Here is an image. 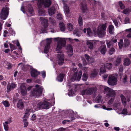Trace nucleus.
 <instances>
[{"label":"nucleus","instance_id":"obj_26","mask_svg":"<svg viewBox=\"0 0 131 131\" xmlns=\"http://www.w3.org/2000/svg\"><path fill=\"white\" fill-rule=\"evenodd\" d=\"M98 73L96 70L94 69L93 71L91 72L90 75V77L91 78H95L96 77Z\"/></svg>","mask_w":131,"mask_h":131},{"label":"nucleus","instance_id":"obj_2","mask_svg":"<svg viewBox=\"0 0 131 131\" xmlns=\"http://www.w3.org/2000/svg\"><path fill=\"white\" fill-rule=\"evenodd\" d=\"M105 90L108 91L106 94L107 96L108 97H111L112 98L108 101V104L110 105L113 102L115 98V91H113L111 89H109L108 87L105 88L104 89Z\"/></svg>","mask_w":131,"mask_h":131},{"label":"nucleus","instance_id":"obj_33","mask_svg":"<svg viewBox=\"0 0 131 131\" xmlns=\"http://www.w3.org/2000/svg\"><path fill=\"white\" fill-rule=\"evenodd\" d=\"M83 20L81 16H79L78 19V23L80 26H81L83 25Z\"/></svg>","mask_w":131,"mask_h":131},{"label":"nucleus","instance_id":"obj_29","mask_svg":"<svg viewBox=\"0 0 131 131\" xmlns=\"http://www.w3.org/2000/svg\"><path fill=\"white\" fill-rule=\"evenodd\" d=\"M60 29L61 31L64 32L65 30V25L63 22H61L59 23Z\"/></svg>","mask_w":131,"mask_h":131},{"label":"nucleus","instance_id":"obj_43","mask_svg":"<svg viewBox=\"0 0 131 131\" xmlns=\"http://www.w3.org/2000/svg\"><path fill=\"white\" fill-rule=\"evenodd\" d=\"M62 46H61V45H60L59 43H58L57 47L56 49V51H60L61 49H62Z\"/></svg>","mask_w":131,"mask_h":131},{"label":"nucleus","instance_id":"obj_14","mask_svg":"<svg viewBox=\"0 0 131 131\" xmlns=\"http://www.w3.org/2000/svg\"><path fill=\"white\" fill-rule=\"evenodd\" d=\"M54 40L57 41H58V43L61 45L62 47L65 46L66 44V41L64 40H61V38L60 39L59 38H54Z\"/></svg>","mask_w":131,"mask_h":131},{"label":"nucleus","instance_id":"obj_64","mask_svg":"<svg viewBox=\"0 0 131 131\" xmlns=\"http://www.w3.org/2000/svg\"><path fill=\"white\" fill-rule=\"evenodd\" d=\"M65 129L63 127L60 128L56 130L57 131H64L65 130Z\"/></svg>","mask_w":131,"mask_h":131},{"label":"nucleus","instance_id":"obj_47","mask_svg":"<svg viewBox=\"0 0 131 131\" xmlns=\"http://www.w3.org/2000/svg\"><path fill=\"white\" fill-rule=\"evenodd\" d=\"M123 70V67L122 66H120L119 69V75H120L122 74V72Z\"/></svg>","mask_w":131,"mask_h":131},{"label":"nucleus","instance_id":"obj_44","mask_svg":"<svg viewBox=\"0 0 131 131\" xmlns=\"http://www.w3.org/2000/svg\"><path fill=\"white\" fill-rule=\"evenodd\" d=\"M114 27L110 25L109 27V33L111 34H112V30L113 29Z\"/></svg>","mask_w":131,"mask_h":131},{"label":"nucleus","instance_id":"obj_59","mask_svg":"<svg viewBox=\"0 0 131 131\" xmlns=\"http://www.w3.org/2000/svg\"><path fill=\"white\" fill-rule=\"evenodd\" d=\"M41 76L43 78H45L46 76V72L45 71H43L41 72Z\"/></svg>","mask_w":131,"mask_h":131},{"label":"nucleus","instance_id":"obj_41","mask_svg":"<svg viewBox=\"0 0 131 131\" xmlns=\"http://www.w3.org/2000/svg\"><path fill=\"white\" fill-rule=\"evenodd\" d=\"M9 46L12 51L14 49H15L16 48V47L14 45L10 43L9 44Z\"/></svg>","mask_w":131,"mask_h":131},{"label":"nucleus","instance_id":"obj_63","mask_svg":"<svg viewBox=\"0 0 131 131\" xmlns=\"http://www.w3.org/2000/svg\"><path fill=\"white\" fill-rule=\"evenodd\" d=\"M127 79V76L126 75H125L124 76V78L123 79V81L124 83H126L127 81L126 80Z\"/></svg>","mask_w":131,"mask_h":131},{"label":"nucleus","instance_id":"obj_27","mask_svg":"<svg viewBox=\"0 0 131 131\" xmlns=\"http://www.w3.org/2000/svg\"><path fill=\"white\" fill-rule=\"evenodd\" d=\"M28 9L29 13L32 16L34 14V10L33 7L30 5H29L28 6Z\"/></svg>","mask_w":131,"mask_h":131},{"label":"nucleus","instance_id":"obj_16","mask_svg":"<svg viewBox=\"0 0 131 131\" xmlns=\"http://www.w3.org/2000/svg\"><path fill=\"white\" fill-rule=\"evenodd\" d=\"M122 108L120 106V103H119L115 104V110L119 114H120Z\"/></svg>","mask_w":131,"mask_h":131},{"label":"nucleus","instance_id":"obj_13","mask_svg":"<svg viewBox=\"0 0 131 131\" xmlns=\"http://www.w3.org/2000/svg\"><path fill=\"white\" fill-rule=\"evenodd\" d=\"M96 89L93 87H92L87 89L86 95H89L93 93H95L96 92Z\"/></svg>","mask_w":131,"mask_h":131},{"label":"nucleus","instance_id":"obj_58","mask_svg":"<svg viewBox=\"0 0 131 131\" xmlns=\"http://www.w3.org/2000/svg\"><path fill=\"white\" fill-rule=\"evenodd\" d=\"M71 121L70 120H64L62 121V123L63 124H68V123H70Z\"/></svg>","mask_w":131,"mask_h":131},{"label":"nucleus","instance_id":"obj_57","mask_svg":"<svg viewBox=\"0 0 131 131\" xmlns=\"http://www.w3.org/2000/svg\"><path fill=\"white\" fill-rule=\"evenodd\" d=\"M101 98L102 96H97L96 99V101L98 102L101 101Z\"/></svg>","mask_w":131,"mask_h":131},{"label":"nucleus","instance_id":"obj_5","mask_svg":"<svg viewBox=\"0 0 131 131\" xmlns=\"http://www.w3.org/2000/svg\"><path fill=\"white\" fill-rule=\"evenodd\" d=\"M39 8L42 7L43 5L45 8L49 7L51 4L50 0H38V3Z\"/></svg>","mask_w":131,"mask_h":131},{"label":"nucleus","instance_id":"obj_22","mask_svg":"<svg viewBox=\"0 0 131 131\" xmlns=\"http://www.w3.org/2000/svg\"><path fill=\"white\" fill-rule=\"evenodd\" d=\"M120 97L123 104L124 107L126 106L127 105V102L125 97L122 94L120 95Z\"/></svg>","mask_w":131,"mask_h":131},{"label":"nucleus","instance_id":"obj_8","mask_svg":"<svg viewBox=\"0 0 131 131\" xmlns=\"http://www.w3.org/2000/svg\"><path fill=\"white\" fill-rule=\"evenodd\" d=\"M47 40L46 45L45 46L44 49V53H47L49 52L50 45L51 42V40L50 39H47Z\"/></svg>","mask_w":131,"mask_h":131},{"label":"nucleus","instance_id":"obj_15","mask_svg":"<svg viewBox=\"0 0 131 131\" xmlns=\"http://www.w3.org/2000/svg\"><path fill=\"white\" fill-rule=\"evenodd\" d=\"M81 7L82 12H86L87 10V4L85 1H84L81 3Z\"/></svg>","mask_w":131,"mask_h":131},{"label":"nucleus","instance_id":"obj_39","mask_svg":"<svg viewBox=\"0 0 131 131\" xmlns=\"http://www.w3.org/2000/svg\"><path fill=\"white\" fill-rule=\"evenodd\" d=\"M73 34L74 35H76L78 37L80 36V35L79 34V31L77 29L73 31Z\"/></svg>","mask_w":131,"mask_h":131},{"label":"nucleus","instance_id":"obj_54","mask_svg":"<svg viewBox=\"0 0 131 131\" xmlns=\"http://www.w3.org/2000/svg\"><path fill=\"white\" fill-rule=\"evenodd\" d=\"M9 32L10 33V35H13L14 34L15 32L13 31V30L11 28H9Z\"/></svg>","mask_w":131,"mask_h":131},{"label":"nucleus","instance_id":"obj_31","mask_svg":"<svg viewBox=\"0 0 131 131\" xmlns=\"http://www.w3.org/2000/svg\"><path fill=\"white\" fill-rule=\"evenodd\" d=\"M131 12V9L129 8H127L124 9L123 11V13L125 14H129Z\"/></svg>","mask_w":131,"mask_h":131},{"label":"nucleus","instance_id":"obj_62","mask_svg":"<svg viewBox=\"0 0 131 131\" xmlns=\"http://www.w3.org/2000/svg\"><path fill=\"white\" fill-rule=\"evenodd\" d=\"M68 52L71 53L73 52V49L72 47L70 46L69 47V49L68 50Z\"/></svg>","mask_w":131,"mask_h":131},{"label":"nucleus","instance_id":"obj_52","mask_svg":"<svg viewBox=\"0 0 131 131\" xmlns=\"http://www.w3.org/2000/svg\"><path fill=\"white\" fill-rule=\"evenodd\" d=\"M125 45V46H128L129 44V41L127 39H126L124 41Z\"/></svg>","mask_w":131,"mask_h":131},{"label":"nucleus","instance_id":"obj_12","mask_svg":"<svg viewBox=\"0 0 131 131\" xmlns=\"http://www.w3.org/2000/svg\"><path fill=\"white\" fill-rule=\"evenodd\" d=\"M17 86V84L14 83H12L11 84H8L7 85V88L6 91L7 93L9 92L11 90H13Z\"/></svg>","mask_w":131,"mask_h":131},{"label":"nucleus","instance_id":"obj_51","mask_svg":"<svg viewBox=\"0 0 131 131\" xmlns=\"http://www.w3.org/2000/svg\"><path fill=\"white\" fill-rule=\"evenodd\" d=\"M112 64L111 63H107L106 66L107 68L109 69H111L112 68Z\"/></svg>","mask_w":131,"mask_h":131},{"label":"nucleus","instance_id":"obj_50","mask_svg":"<svg viewBox=\"0 0 131 131\" xmlns=\"http://www.w3.org/2000/svg\"><path fill=\"white\" fill-rule=\"evenodd\" d=\"M62 15L60 14H58L57 15V18L59 20H62Z\"/></svg>","mask_w":131,"mask_h":131},{"label":"nucleus","instance_id":"obj_3","mask_svg":"<svg viewBox=\"0 0 131 131\" xmlns=\"http://www.w3.org/2000/svg\"><path fill=\"white\" fill-rule=\"evenodd\" d=\"M40 20L41 22L43 28L42 27L41 29V33H45L47 32V28L48 25V20L43 17H41L40 18Z\"/></svg>","mask_w":131,"mask_h":131},{"label":"nucleus","instance_id":"obj_42","mask_svg":"<svg viewBox=\"0 0 131 131\" xmlns=\"http://www.w3.org/2000/svg\"><path fill=\"white\" fill-rule=\"evenodd\" d=\"M23 122L24 123V127H26L28 126V123L27 122V120L25 118L24 119H23Z\"/></svg>","mask_w":131,"mask_h":131},{"label":"nucleus","instance_id":"obj_23","mask_svg":"<svg viewBox=\"0 0 131 131\" xmlns=\"http://www.w3.org/2000/svg\"><path fill=\"white\" fill-rule=\"evenodd\" d=\"M131 63V61L128 58H125L124 60L123 65L125 66H128Z\"/></svg>","mask_w":131,"mask_h":131},{"label":"nucleus","instance_id":"obj_6","mask_svg":"<svg viewBox=\"0 0 131 131\" xmlns=\"http://www.w3.org/2000/svg\"><path fill=\"white\" fill-rule=\"evenodd\" d=\"M9 10L8 7H4L2 8L1 12V17L2 19L5 20L7 17Z\"/></svg>","mask_w":131,"mask_h":131},{"label":"nucleus","instance_id":"obj_20","mask_svg":"<svg viewBox=\"0 0 131 131\" xmlns=\"http://www.w3.org/2000/svg\"><path fill=\"white\" fill-rule=\"evenodd\" d=\"M17 107L18 108L20 109H22L24 107V104L22 100H19L17 104Z\"/></svg>","mask_w":131,"mask_h":131},{"label":"nucleus","instance_id":"obj_11","mask_svg":"<svg viewBox=\"0 0 131 131\" xmlns=\"http://www.w3.org/2000/svg\"><path fill=\"white\" fill-rule=\"evenodd\" d=\"M30 74L31 76L32 77L35 78L40 74V72L38 71L36 69H33L31 71Z\"/></svg>","mask_w":131,"mask_h":131},{"label":"nucleus","instance_id":"obj_7","mask_svg":"<svg viewBox=\"0 0 131 131\" xmlns=\"http://www.w3.org/2000/svg\"><path fill=\"white\" fill-rule=\"evenodd\" d=\"M57 57L58 64L60 66L62 65L64 61V55L63 54H58L57 55Z\"/></svg>","mask_w":131,"mask_h":131},{"label":"nucleus","instance_id":"obj_38","mask_svg":"<svg viewBox=\"0 0 131 131\" xmlns=\"http://www.w3.org/2000/svg\"><path fill=\"white\" fill-rule=\"evenodd\" d=\"M82 74V71H79L78 74V76L77 77L78 80L79 81L80 80Z\"/></svg>","mask_w":131,"mask_h":131},{"label":"nucleus","instance_id":"obj_46","mask_svg":"<svg viewBox=\"0 0 131 131\" xmlns=\"http://www.w3.org/2000/svg\"><path fill=\"white\" fill-rule=\"evenodd\" d=\"M92 32L90 28L89 27L87 29V34L89 36H90Z\"/></svg>","mask_w":131,"mask_h":131},{"label":"nucleus","instance_id":"obj_49","mask_svg":"<svg viewBox=\"0 0 131 131\" xmlns=\"http://www.w3.org/2000/svg\"><path fill=\"white\" fill-rule=\"evenodd\" d=\"M122 42L123 40H121L120 41V42L118 43V45L119 47V48L120 49H122Z\"/></svg>","mask_w":131,"mask_h":131},{"label":"nucleus","instance_id":"obj_9","mask_svg":"<svg viewBox=\"0 0 131 131\" xmlns=\"http://www.w3.org/2000/svg\"><path fill=\"white\" fill-rule=\"evenodd\" d=\"M20 90L21 93L23 96L25 95L27 92V90L24 83L22 84L20 86Z\"/></svg>","mask_w":131,"mask_h":131},{"label":"nucleus","instance_id":"obj_24","mask_svg":"<svg viewBox=\"0 0 131 131\" xmlns=\"http://www.w3.org/2000/svg\"><path fill=\"white\" fill-rule=\"evenodd\" d=\"M64 9L66 13V14L67 15L68 17H70L69 15L70 10L69 7L67 5H65L64 6Z\"/></svg>","mask_w":131,"mask_h":131},{"label":"nucleus","instance_id":"obj_55","mask_svg":"<svg viewBox=\"0 0 131 131\" xmlns=\"http://www.w3.org/2000/svg\"><path fill=\"white\" fill-rule=\"evenodd\" d=\"M126 32H127L128 31H130V33L127 35V37H131V29L130 28L129 29H127L126 30Z\"/></svg>","mask_w":131,"mask_h":131},{"label":"nucleus","instance_id":"obj_56","mask_svg":"<svg viewBox=\"0 0 131 131\" xmlns=\"http://www.w3.org/2000/svg\"><path fill=\"white\" fill-rule=\"evenodd\" d=\"M114 48H111L109 52L110 54V55H112L114 53Z\"/></svg>","mask_w":131,"mask_h":131},{"label":"nucleus","instance_id":"obj_19","mask_svg":"<svg viewBox=\"0 0 131 131\" xmlns=\"http://www.w3.org/2000/svg\"><path fill=\"white\" fill-rule=\"evenodd\" d=\"M93 41L92 40H88L86 41V44L88 46V48L91 50H92L93 48Z\"/></svg>","mask_w":131,"mask_h":131},{"label":"nucleus","instance_id":"obj_10","mask_svg":"<svg viewBox=\"0 0 131 131\" xmlns=\"http://www.w3.org/2000/svg\"><path fill=\"white\" fill-rule=\"evenodd\" d=\"M108 84L111 85H115V77L110 75L107 81Z\"/></svg>","mask_w":131,"mask_h":131},{"label":"nucleus","instance_id":"obj_18","mask_svg":"<svg viewBox=\"0 0 131 131\" xmlns=\"http://www.w3.org/2000/svg\"><path fill=\"white\" fill-rule=\"evenodd\" d=\"M106 42L107 47L110 48L111 45L112 46H113L114 43H115V39H111L110 41L106 40Z\"/></svg>","mask_w":131,"mask_h":131},{"label":"nucleus","instance_id":"obj_35","mask_svg":"<svg viewBox=\"0 0 131 131\" xmlns=\"http://www.w3.org/2000/svg\"><path fill=\"white\" fill-rule=\"evenodd\" d=\"M5 107H8L10 106L8 102L7 101H3L2 102Z\"/></svg>","mask_w":131,"mask_h":131},{"label":"nucleus","instance_id":"obj_30","mask_svg":"<svg viewBox=\"0 0 131 131\" xmlns=\"http://www.w3.org/2000/svg\"><path fill=\"white\" fill-rule=\"evenodd\" d=\"M55 9L54 8H51L48 10V13L49 15L50 16L55 13Z\"/></svg>","mask_w":131,"mask_h":131},{"label":"nucleus","instance_id":"obj_61","mask_svg":"<svg viewBox=\"0 0 131 131\" xmlns=\"http://www.w3.org/2000/svg\"><path fill=\"white\" fill-rule=\"evenodd\" d=\"M125 24H127L129 23V19L128 17H126L125 19Z\"/></svg>","mask_w":131,"mask_h":131},{"label":"nucleus","instance_id":"obj_40","mask_svg":"<svg viewBox=\"0 0 131 131\" xmlns=\"http://www.w3.org/2000/svg\"><path fill=\"white\" fill-rule=\"evenodd\" d=\"M118 4L121 9H123L125 8V6L122 2L119 1L118 2Z\"/></svg>","mask_w":131,"mask_h":131},{"label":"nucleus","instance_id":"obj_1","mask_svg":"<svg viewBox=\"0 0 131 131\" xmlns=\"http://www.w3.org/2000/svg\"><path fill=\"white\" fill-rule=\"evenodd\" d=\"M35 87L36 88H34L31 90V94L35 97H38L41 95L43 88L42 86L38 84L36 85Z\"/></svg>","mask_w":131,"mask_h":131},{"label":"nucleus","instance_id":"obj_60","mask_svg":"<svg viewBox=\"0 0 131 131\" xmlns=\"http://www.w3.org/2000/svg\"><path fill=\"white\" fill-rule=\"evenodd\" d=\"M84 56L85 59L88 61L90 59V56L87 54H85Z\"/></svg>","mask_w":131,"mask_h":131},{"label":"nucleus","instance_id":"obj_53","mask_svg":"<svg viewBox=\"0 0 131 131\" xmlns=\"http://www.w3.org/2000/svg\"><path fill=\"white\" fill-rule=\"evenodd\" d=\"M4 129L6 131H8V130L9 127L8 125H5L4 123H3Z\"/></svg>","mask_w":131,"mask_h":131},{"label":"nucleus","instance_id":"obj_45","mask_svg":"<svg viewBox=\"0 0 131 131\" xmlns=\"http://www.w3.org/2000/svg\"><path fill=\"white\" fill-rule=\"evenodd\" d=\"M127 110L126 108H124L122 112H121L120 114H127Z\"/></svg>","mask_w":131,"mask_h":131},{"label":"nucleus","instance_id":"obj_36","mask_svg":"<svg viewBox=\"0 0 131 131\" xmlns=\"http://www.w3.org/2000/svg\"><path fill=\"white\" fill-rule=\"evenodd\" d=\"M68 29L69 31H71L73 29V26L72 24L71 23H68L67 24Z\"/></svg>","mask_w":131,"mask_h":131},{"label":"nucleus","instance_id":"obj_48","mask_svg":"<svg viewBox=\"0 0 131 131\" xmlns=\"http://www.w3.org/2000/svg\"><path fill=\"white\" fill-rule=\"evenodd\" d=\"M78 74L77 72H74L72 77V79L74 80H76L77 78Z\"/></svg>","mask_w":131,"mask_h":131},{"label":"nucleus","instance_id":"obj_32","mask_svg":"<svg viewBox=\"0 0 131 131\" xmlns=\"http://www.w3.org/2000/svg\"><path fill=\"white\" fill-rule=\"evenodd\" d=\"M121 57L120 56L118 57L117 58L115 61V64L117 65L121 63Z\"/></svg>","mask_w":131,"mask_h":131},{"label":"nucleus","instance_id":"obj_17","mask_svg":"<svg viewBox=\"0 0 131 131\" xmlns=\"http://www.w3.org/2000/svg\"><path fill=\"white\" fill-rule=\"evenodd\" d=\"M38 13L39 16H44L45 15V12L42 8V7L39 8L38 7V4H37Z\"/></svg>","mask_w":131,"mask_h":131},{"label":"nucleus","instance_id":"obj_34","mask_svg":"<svg viewBox=\"0 0 131 131\" xmlns=\"http://www.w3.org/2000/svg\"><path fill=\"white\" fill-rule=\"evenodd\" d=\"M88 79V74L85 73L83 74L82 77V79L83 81H86Z\"/></svg>","mask_w":131,"mask_h":131},{"label":"nucleus","instance_id":"obj_37","mask_svg":"<svg viewBox=\"0 0 131 131\" xmlns=\"http://www.w3.org/2000/svg\"><path fill=\"white\" fill-rule=\"evenodd\" d=\"M106 72V70L104 67H102L100 68V74H103V73Z\"/></svg>","mask_w":131,"mask_h":131},{"label":"nucleus","instance_id":"obj_4","mask_svg":"<svg viewBox=\"0 0 131 131\" xmlns=\"http://www.w3.org/2000/svg\"><path fill=\"white\" fill-rule=\"evenodd\" d=\"M51 106V103L47 101L39 102L37 105V108L40 109H48Z\"/></svg>","mask_w":131,"mask_h":131},{"label":"nucleus","instance_id":"obj_25","mask_svg":"<svg viewBox=\"0 0 131 131\" xmlns=\"http://www.w3.org/2000/svg\"><path fill=\"white\" fill-rule=\"evenodd\" d=\"M107 24L105 23V24H103L100 28V30L99 31V33L100 34H101L102 32V31H105L106 28Z\"/></svg>","mask_w":131,"mask_h":131},{"label":"nucleus","instance_id":"obj_21","mask_svg":"<svg viewBox=\"0 0 131 131\" xmlns=\"http://www.w3.org/2000/svg\"><path fill=\"white\" fill-rule=\"evenodd\" d=\"M64 76V74L62 73H60L57 77V79L59 82H61L62 81Z\"/></svg>","mask_w":131,"mask_h":131},{"label":"nucleus","instance_id":"obj_28","mask_svg":"<svg viewBox=\"0 0 131 131\" xmlns=\"http://www.w3.org/2000/svg\"><path fill=\"white\" fill-rule=\"evenodd\" d=\"M107 51V49L105 45H103L102 46L100 52L101 53L104 54L106 53Z\"/></svg>","mask_w":131,"mask_h":131}]
</instances>
